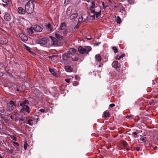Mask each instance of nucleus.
I'll return each instance as SVG.
<instances>
[{"instance_id":"f257e3e1","label":"nucleus","mask_w":158,"mask_h":158,"mask_svg":"<svg viewBox=\"0 0 158 158\" xmlns=\"http://www.w3.org/2000/svg\"><path fill=\"white\" fill-rule=\"evenodd\" d=\"M19 105L22 108L20 110V112L24 114H28L31 111V109L28 106L29 104V101L27 99H24L22 101H20L19 102Z\"/></svg>"},{"instance_id":"f03ea898","label":"nucleus","mask_w":158,"mask_h":158,"mask_svg":"<svg viewBox=\"0 0 158 158\" xmlns=\"http://www.w3.org/2000/svg\"><path fill=\"white\" fill-rule=\"evenodd\" d=\"M35 2L33 1L30 0L25 6L26 11L28 14H31L34 11V8Z\"/></svg>"},{"instance_id":"7ed1b4c3","label":"nucleus","mask_w":158,"mask_h":158,"mask_svg":"<svg viewBox=\"0 0 158 158\" xmlns=\"http://www.w3.org/2000/svg\"><path fill=\"white\" fill-rule=\"evenodd\" d=\"M16 103L12 100H10L7 103L6 110L8 112L12 111L15 108Z\"/></svg>"},{"instance_id":"20e7f679","label":"nucleus","mask_w":158,"mask_h":158,"mask_svg":"<svg viewBox=\"0 0 158 158\" xmlns=\"http://www.w3.org/2000/svg\"><path fill=\"white\" fill-rule=\"evenodd\" d=\"M91 50V48L89 46L83 48L80 46L78 48L79 52L81 54H84L85 53L87 54Z\"/></svg>"},{"instance_id":"39448f33","label":"nucleus","mask_w":158,"mask_h":158,"mask_svg":"<svg viewBox=\"0 0 158 158\" xmlns=\"http://www.w3.org/2000/svg\"><path fill=\"white\" fill-rule=\"evenodd\" d=\"M15 121L22 122L24 121L27 118L24 117L22 115H21L18 113L15 114Z\"/></svg>"},{"instance_id":"423d86ee","label":"nucleus","mask_w":158,"mask_h":158,"mask_svg":"<svg viewBox=\"0 0 158 158\" xmlns=\"http://www.w3.org/2000/svg\"><path fill=\"white\" fill-rule=\"evenodd\" d=\"M49 40L51 42L52 45L54 46H58L59 44H58V40L55 37L52 36H49Z\"/></svg>"},{"instance_id":"0eeeda50","label":"nucleus","mask_w":158,"mask_h":158,"mask_svg":"<svg viewBox=\"0 0 158 158\" xmlns=\"http://www.w3.org/2000/svg\"><path fill=\"white\" fill-rule=\"evenodd\" d=\"M32 26L34 31L36 32H40L42 31V28L38 25L35 24Z\"/></svg>"},{"instance_id":"6e6552de","label":"nucleus","mask_w":158,"mask_h":158,"mask_svg":"<svg viewBox=\"0 0 158 158\" xmlns=\"http://www.w3.org/2000/svg\"><path fill=\"white\" fill-rule=\"evenodd\" d=\"M101 12L100 11L98 12H96L94 11V12L91 11V13L90 15L91 17L92 18V19H94L95 16L96 18H98V17L101 15Z\"/></svg>"},{"instance_id":"1a4fd4ad","label":"nucleus","mask_w":158,"mask_h":158,"mask_svg":"<svg viewBox=\"0 0 158 158\" xmlns=\"http://www.w3.org/2000/svg\"><path fill=\"white\" fill-rule=\"evenodd\" d=\"M37 43L42 45L45 44L48 42V40L46 38H43L39 39L37 41Z\"/></svg>"},{"instance_id":"9d476101","label":"nucleus","mask_w":158,"mask_h":158,"mask_svg":"<svg viewBox=\"0 0 158 158\" xmlns=\"http://www.w3.org/2000/svg\"><path fill=\"white\" fill-rule=\"evenodd\" d=\"M26 31L27 34L29 35L33 34L34 33V30L32 25L29 27L27 28L26 29Z\"/></svg>"},{"instance_id":"9b49d317","label":"nucleus","mask_w":158,"mask_h":158,"mask_svg":"<svg viewBox=\"0 0 158 158\" xmlns=\"http://www.w3.org/2000/svg\"><path fill=\"white\" fill-rule=\"evenodd\" d=\"M19 36L21 39L22 40L23 42H25L28 40V38L27 36L25 34L23 33H19Z\"/></svg>"},{"instance_id":"f8f14e48","label":"nucleus","mask_w":158,"mask_h":158,"mask_svg":"<svg viewBox=\"0 0 158 158\" xmlns=\"http://www.w3.org/2000/svg\"><path fill=\"white\" fill-rule=\"evenodd\" d=\"M112 65L116 69L120 68L121 66L120 64L117 61H113L112 63Z\"/></svg>"},{"instance_id":"ddd939ff","label":"nucleus","mask_w":158,"mask_h":158,"mask_svg":"<svg viewBox=\"0 0 158 158\" xmlns=\"http://www.w3.org/2000/svg\"><path fill=\"white\" fill-rule=\"evenodd\" d=\"M45 26L48 31L50 32H52L53 31V27L50 23H48L45 25Z\"/></svg>"},{"instance_id":"4468645a","label":"nucleus","mask_w":158,"mask_h":158,"mask_svg":"<svg viewBox=\"0 0 158 158\" xmlns=\"http://www.w3.org/2000/svg\"><path fill=\"white\" fill-rule=\"evenodd\" d=\"M4 18L6 21H9L11 20V16L9 13H6L5 14Z\"/></svg>"},{"instance_id":"2eb2a0df","label":"nucleus","mask_w":158,"mask_h":158,"mask_svg":"<svg viewBox=\"0 0 158 158\" xmlns=\"http://www.w3.org/2000/svg\"><path fill=\"white\" fill-rule=\"evenodd\" d=\"M76 50L74 48H70L69 49L67 52L69 55H74L76 52Z\"/></svg>"},{"instance_id":"dca6fc26","label":"nucleus","mask_w":158,"mask_h":158,"mask_svg":"<svg viewBox=\"0 0 158 158\" xmlns=\"http://www.w3.org/2000/svg\"><path fill=\"white\" fill-rule=\"evenodd\" d=\"M62 57L64 60H69L70 58L68 53H64L62 55Z\"/></svg>"},{"instance_id":"f3484780","label":"nucleus","mask_w":158,"mask_h":158,"mask_svg":"<svg viewBox=\"0 0 158 158\" xmlns=\"http://www.w3.org/2000/svg\"><path fill=\"white\" fill-rule=\"evenodd\" d=\"M95 4L94 2L92 1L91 2V5L89 6V10L92 12H94V10L93 9L95 8Z\"/></svg>"},{"instance_id":"a211bd4d","label":"nucleus","mask_w":158,"mask_h":158,"mask_svg":"<svg viewBox=\"0 0 158 158\" xmlns=\"http://www.w3.org/2000/svg\"><path fill=\"white\" fill-rule=\"evenodd\" d=\"M72 9L73 8L71 6H69L68 7L66 11V14L67 15H69L72 14Z\"/></svg>"},{"instance_id":"6ab92c4d","label":"nucleus","mask_w":158,"mask_h":158,"mask_svg":"<svg viewBox=\"0 0 158 158\" xmlns=\"http://www.w3.org/2000/svg\"><path fill=\"white\" fill-rule=\"evenodd\" d=\"M18 11L19 13L22 14H25L26 11L24 9L21 7L18 8Z\"/></svg>"},{"instance_id":"aec40b11","label":"nucleus","mask_w":158,"mask_h":158,"mask_svg":"<svg viewBox=\"0 0 158 158\" xmlns=\"http://www.w3.org/2000/svg\"><path fill=\"white\" fill-rule=\"evenodd\" d=\"M3 2L6 3V4H3L4 6L7 7L8 6V5L12 3V2L11 0H2Z\"/></svg>"},{"instance_id":"412c9836","label":"nucleus","mask_w":158,"mask_h":158,"mask_svg":"<svg viewBox=\"0 0 158 158\" xmlns=\"http://www.w3.org/2000/svg\"><path fill=\"white\" fill-rule=\"evenodd\" d=\"M65 69L67 72H71L73 71V69L69 65L65 66Z\"/></svg>"},{"instance_id":"4be33fe9","label":"nucleus","mask_w":158,"mask_h":158,"mask_svg":"<svg viewBox=\"0 0 158 158\" xmlns=\"http://www.w3.org/2000/svg\"><path fill=\"white\" fill-rule=\"evenodd\" d=\"M66 27V24L64 23H62L60 26L59 28V30H64Z\"/></svg>"},{"instance_id":"5701e85b","label":"nucleus","mask_w":158,"mask_h":158,"mask_svg":"<svg viewBox=\"0 0 158 158\" xmlns=\"http://www.w3.org/2000/svg\"><path fill=\"white\" fill-rule=\"evenodd\" d=\"M77 15H78L77 13L72 14L69 17V19L71 20H73L76 18L77 16Z\"/></svg>"},{"instance_id":"b1692460","label":"nucleus","mask_w":158,"mask_h":158,"mask_svg":"<svg viewBox=\"0 0 158 158\" xmlns=\"http://www.w3.org/2000/svg\"><path fill=\"white\" fill-rule=\"evenodd\" d=\"M95 59L97 61L99 62L101 61L102 58L99 54H97L95 56Z\"/></svg>"},{"instance_id":"393cba45","label":"nucleus","mask_w":158,"mask_h":158,"mask_svg":"<svg viewBox=\"0 0 158 158\" xmlns=\"http://www.w3.org/2000/svg\"><path fill=\"white\" fill-rule=\"evenodd\" d=\"M55 36L59 40H61L63 39L62 36L57 33H55Z\"/></svg>"},{"instance_id":"a878e982","label":"nucleus","mask_w":158,"mask_h":158,"mask_svg":"<svg viewBox=\"0 0 158 158\" xmlns=\"http://www.w3.org/2000/svg\"><path fill=\"white\" fill-rule=\"evenodd\" d=\"M110 116V114L109 113L106 111H105L104 113V116L105 118H106L107 117H109Z\"/></svg>"},{"instance_id":"bb28decb","label":"nucleus","mask_w":158,"mask_h":158,"mask_svg":"<svg viewBox=\"0 0 158 158\" xmlns=\"http://www.w3.org/2000/svg\"><path fill=\"white\" fill-rule=\"evenodd\" d=\"M6 113L5 110L4 109H2V110H0V114H2L5 115Z\"/></svg>"},{"instance_id":"cd10ccee","label":"nucleus","mask_w":158,"mask_h":158,"mask_svg":"<svg viewBox=\"0 0 158 158\" xmlns=\"http://www.w3.org/2000/svg\"><path fill=\"white\" fill-rule=\"evenodd\" d=\"M83 20V18L82 16L79 17V18L78 19V23L81 24V22H82Z\"/></svg>"},{"instance_id":"c85d7f7f","label":"nucleus","mask_w":158,"mask_h":158,"mask_svg":"<svg viewBox=\"0 0 158 158\" xmlns=\"http://www.w3.org/2000/svg\"><path fill=\"white\" fill-rule=\"evenodd\" d=\"M28 146V144L26 141H25L24 144V148L25 150L27 149V147Z\"/></svg>"},{"instance_id":"c756f323","label":"nucleus","mask_w":158,"mask_h":158,"mask_svg":"<svg viewBox=\"0 0 158 158\" xmlns=\"http://www.w3.org/2000/svg\"><path fill=\"white\" fill-rule=\"evenodd\" d=\"M116 22L117 23L120 24L121 22L120 18L119 16H118Z\"/></svg>"},{"instance_id":"7c9ffc66","label":"nucleus","mask_w":158,"mask_h":158,"mask_svg":"<svg viewBox=\"0 0 158 158\" xmlns=\"http://www.w3.org/2000/svg\"><path fill=\"white\" fill-rule=\"evenodd\" d=\"M112 49L114 51V52L115 53H116L118 51V49L117 48L115 47H113L112 48Z\"/></svg>"},{"instance_id":"2f4dec72","label":"nucleus","mask_w":158,"mask_h":158,"mask_svg":"<svg viewBox=\"0 0 158 158\" xmlns=\"http://www.w3.org/2000/svg\"><path fill=\"white\" fill-rule=\"evenodd\" d=\"M69 2V0H64V5L65 6L67 5Z\"/></svg>"},{"instance_id":"473e14b6","label":"nucleus","mask_w":158,"mask_h":158,"mask_svg":"<svg viewBox=\"0 0 158 158\" xmlns=\"http://www.w3.org/2000/svg\"><path fill=\"white\" fill-rule=\"evenodd\" d=\"M72 60L73 61H77L78 60V58L77 56H75L74 57L72 58Z\"/></svg>"},{"instance_id":"72a5a7b5","label":"nucleus","mask_w":158,"mask_h":158,"mask_svg":"<svg viewBox=\"0 0 158 158\" xmlns=\"http://www.w3.org/2000/svg\"><path fill=\"white\" fill-rule=\"evenodd\" d=\"M80 24L77 23V24L75 26L74 29H77L78 27H79Z\"/></svg>"},{"instance_id":"f704fd0d","label":"nucleus","mask_w":158,"mask_h":158,"mask_svg":"<svg viewBox=\"0 0 158 158\" xmlns=\"http://www.w3.org/2000/svg\"><path fill=\"white\" fill-rule=\"evenodd\" d=\"M123 56L122 55L120 56H116V58L118 60H120L121 58H122L123 57Z\"/></svg>"},{"instance_id":"c9c22d12","label":"nucleus","mask_w":158,"mask_h":158,"mask_svg":"<svg viewBox=\"0 0 158 158\" xmlns=\"http://www.w3.org/2000/svg\"><path fill=\"white\" fill-rule=\"evenodd\" d=\"M49 71L52 74H54V71L52 69L50 68H49Z\"/></svg>"},{"instance_id":"e433bc0d","label":"nucleus","mask_w":158,"mask_h":158,"mask_svg":"<svg viewBox=\"0 0 158 158\" xmlns=\"http://www.w3.org/2000/svg\"><path fill=\"white\" fill-rule=\"evenodd\" d=\"M102 5L103 6V8L104 9L106 8L107 6V4H105L104 2H102Z\"/></svg>"},{"instance_id":"4c0bfd02","label":"nucleus","mask_w":158,"mask_h":158,"mask_svg":"<svg viewBox=\"0 0 158 158\" xmlns=\"http://www.w3.org/2000/svg\"><path fill=\"white\" fill-rule=\"evenodd\" d=\"M15 114H14L13 115H11L10 116V118L11 119L13 120H14L15 121Z\"/></svg>"},{"instance_id":"58836bf2","label":"nucleus","mask_w":158,"mask_h":158,"mask_svg":"<svg viewBox=\"0 0 158 158\" xmlns=\"http://www.w3.org/2000/svg\"><path fill=\"white\" fill-rule=\"evenodd\" d=\"M39 111L43 113H44L46 112L45 110L43 109H41L39 110Z\"/></svg>"},{"instance_id":"ea45409f","label":"nucleus","mask_w":158,"mask_h":158,"mask_svg":"<svg viewBox=\"0 0 158 158\" xmlns=\"http://www.w3.org/2000/svg\"><path fill=\"white\" fill-rule=\"evenodd\" d=\"M27 50L30 53H33V52H32L31 50H30V48L29 47H27Z\"/></svg>"},{"instance_id":"a19ab883","label":"nucleus","mask_w":158,"mask_h":158,"mask_svg":"<svg viewBox=\"0 0 158 158\" xmlns=\"http://www.w3.org/2000/svg\"><path fill=\"white\" fill-rule=\"evenodd\" d=\"M29 125L32 126L33 125V123H31V122L29 121V120L28 121L27 123Z\"/></svg>"},{"instance_id":"79ce46f5","label":"nucleus","mask_w":158,"mask_h":158,"mask_svg":"<svg viewBox=\"0 0 158 158\" xmlns=\"http://www.w3.org/2000/svg\"><path fill=\"white\" fill-rule=\"evenodd\" d=\"M120 10L124 11L125 10V9L124 7L122 6L120 8Z\"/></svg>"},{"instance_id":"37998d69","label":"nucleus","mask_w":158,"mask_h":158,"mask_svg":"<svg viewBox=\"0 0 158 158\" xmlns=\"http://www.w3.org/2000/svg\"><path fill=\"white\" fill-rule=\"evenodd\" d=\"M37 117H38L37 118H36V119H35V121H34V122H35L36 123L38 121H39L40 120V118L38 117V116Z\"/></svg>"},{"instance_id":"c03bdc74","label":"nucleus","mask_w":158,"mask_h":158,"mask_svg":"<svg viewBox=\"0 0 158 158\" xmlns=\"http://www.w3.org/2000/svg\"><path fill=\"white\" fill-rule=\"evenodd\" d=\"M115 106V104L113 103L111 104L109 106L110 107H112Z\"/></svg>"},{"instance_id":"a18cd8bd","label":"nucleus","mask_w":158,"mask_h":158,"mask_svg":"<svg viewBox=\"0 0 158 158\" xmlns=\"http://www.w3.org/2000/svg\"><path fill=\"white\" fill-rule=\"evenodd\" d=\"M137 135V133L136 132H134L132 134L133 136L134 135Z\"/></svg>"},{"instance_id":"49530a36","label":"nucleus","mask_w":158,"mask_h":158,"mask_svg":"<svg viewBox=\"0 0 158 158\" xmlns=\"http://www.w3.org/2000/svg\"><path fill=\"white\" fill-rule=\"evenodd\" d=\"M13 143L15 144L17 147H18L19 146V144L18 143L14 142Z\"/></svg>"},{"instance_id":"de8ad7c7","label":"nucleus","mask_w":158,"mask_h":158,"mask_svg":"<svg viewBox=\"0 0 158 158\" xmlns=\"http://www.w3.org/2000/svg\"><path fill=\"white\" fill-rule=\"evenodd\" d=\"M70 81V80L69 79H65V81L67 83H69Z\"/></svg>"},{"instance_id":"09e8293b","label":"nucleus","mask_w":158,"mask_h":158,"mask_svg":"<svg viewBox=\"0 0 158 158\" xmlns=\"http://www.w3.org/2000/svg\"><path fill=\"white\" fill-rule=\"evenodd\" d=\"M140 140H142L143 142H145L146 141V140L145 139H144V138H143L142 139H140Z\"/></svg>"},{"instance_id":"8fccbe9b","label":"nucleus","mask_w":158,"mask_h":158,"mask_svg":"<svg viewBox=\"0 0 158 158\" xmlns=\"http://www.w3.org/2000/svg\"><path fill=\"white\" fill-rule=\"evenodd\" d=\"M29 121H30V122H33V121H34H34H35V119H34L33 118H32L31 119H30L28 120Z\"/></svg>"},{"instance_id":"3c124183","label":"nucleus","mask_w":158,"mask_h":158,"mask_svg":"<svg viewBox=\"0 0 158 158\" xmlns=\"http://www.w3.org/2000/svg\"><path fill=\"white\" fill-rule=\"evenodd\" d=\"M12 139L16 141L17 139V138L15 136H13L12 137Z\"/></svg>"},{"instance_id":"603ef678","label":"nucleus","mask_w":158,"mask_h":158,"mask_svg":"<svg viewBox=\"0 0 158 158\" xmlns=\"http://www.w3.org/2000/svg\"><path fill=\"white\" fill-rule=\"evenodd\" d=\"M127 1L129 3H131L132 2V0H127Z\"/></svg>"},{"instance_id":"864d4df0","label":"nucleus","mask_w":158,"mask_h":158,"mask_svg":"<svg viewBox=\"0 0 158 158\" xmlns=\"http://www.w3.org/2000/svg\"><path fill=\"white\" fill-rule=\"evenodd\" d=\"M140 147H137L136 148V150H137V151H139L140 150Z\"/></svg>"},{"instance_id":"5fc2aeb1","label":"nucleus","mask_w":158,"mask_h":158,"mask_svg":"<svg viewBox=\"0 0 158 158\" xmlns=\"http://www.w3.org/2000/svg\"><path fill=\"white\" fill-rule=\"evenodd\" d=\"M101 43V42H99V43H96L95 44L97 46H98L99 44H100Z\"/></svg>"},{"instance_id":"6e6d98bb","label":"nucleus","mask_w":158,"mask_h":158,"mask_svg":"<svg viewBox=\"0 0 158 158\" xmlns=\"http://www.w3.org/2000/svg\"><path fill=\"white\" fill-rule=\"evenodd\" d=\"M74 83L75 84H76V85H77L78 84V83L77 81H75Z\"/></svg>"},{"instance_id":"4d7b16f0","label":"nucleus","mask_w":158,"mask_h":158,"mask_svg":"<svg viewBox=\"0 0 158 158\" xmlns=\"http://www.w3.org/2000/svg\"><path fill=\"white\" fill-rule=\"evenodd\" d=\"M103 64H99L98 66V67H102V65Z\"/></svg>"},{"instance_id":"13d9d810","label":"nucleus","mask_w":158,"mask_h":158,"mask_svg":"<svg viewBox=\"0 0 158 158\" xmlns=\"http://www.w3.org/2000/svg\"><path fill=\"white\" fill-rule=\"evenodd\" d=\"M153 149L154 150H156L157 149V146H155L153 148Z\"/></svg>"},{"instance_id":"bf43d9fd","label":"nucleus","mask_w":158,"mask_h":158,"mask_svg":"<svg viewBox=\"0 0 158 158\" xmlns=\"http://www.w3.org/2000/svg\"><path fill=\"white\" fill-rule=\"evenodd\" d=\"M3 75V73H0V76H2Z\"/></svg>"},{"instance_id":"052dcab7","label":"nucleus","mask_w":158,"mask_h":158,"mask_svg":"<svg viewBox=\"0 0 158 158\" xmlns=\"http://www.w3.org/2000/svg\"><path fill=\"white\" fill-rule=\"evenodd\" d=\"M124 143V145L125 146H126V145L127 144V143L125 142V143Z\"/></svg>"},{"instance_id":"680f3d73","label":"nucleus","mask_w":158,"mask_h":158,"mask_svg":"<svg viewBox=\"0 0 158 158\" xmlns=\"http://www.w3.org/2000/svg\"><path fill=\"white\" fill-rule=\"evenodd\" d=\"M16 91H19V88H17V89H16Z\"/></svg>"},{"instance_id":"e2e57ef3","label":"nucleus","mask_w":158,"mask_h":158,"mask_svg":"<svg viewBox=\"0 0 158 158\" xmlns=\"http://www.w3.org/2000/svg\"><path fill=\"white\" fill-rule=\"evenodd\" d=\"M77 77H78V76H75V79H77Z\"/></svg>"},{"instance_id":"0e129e2a","label":"nucleus","mask_w":158,"mask_h":158,"mask_svg":"<svg viewBox=\"0 0 158 158\" xmlns=\"http://www.w3.org/2000/svg\"><path fill=\"white\" fill-rule=\"evenodd\" d=\"M130 117V116H128V117H127V118H129Z\"/></svg>"},{"instance_id":"69168bd1","label":"nucleus","mask_w":158,"mask_h":158,"mask_svg":"<svg viewBox=\"0 0 158 158\" xmlns=\"http://www.w3.org/2000/svg\"><path fill=\"white\" fill-rule=\"evenodd\" d=\"M157 139L158 140V137H157Z\"/></svg>"},{"instance_id":"338daca9","label":"nucleus","mask_w":158,"mask_h":158,"mask_svg":"<svg viewBox=\"0 0 158 158\" xmlns=\"http://www.w3.org/2000/svg\"><path fill=\"white\" fill-rule=\"evenodd\" d=\"M16 147V148H18L17 147Z\"/></svg>"}]
</instances>
